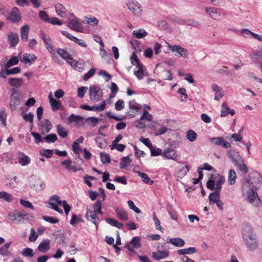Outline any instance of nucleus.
<instances>
[{"label": "nucleus", "mask_w": 262, "mask_h": 262, "mask_svg": "<svg viewBox=\"0 0 262 262\" xmlns=\"http://www.w3.org/2000/svg\"><path fill=\"white\" fill-rule=\"evenodd\" d=\"M106 102L103 100L100 105L91 106V111H103L106 106Z\"/></svg>", "instance_id": "obj_56"}, {"label": "nucleus", "mask_w": 262, "mask_h": 262, "mask_svg": "<svg viewBox=\"0 0 262 262\" xmlns=\"http://www.w3.org/2000/svg\"><path fill=\"white\" fill-rule=\"evenodd\" d=\"M242 238L246 247L254 250L258 247V241L255 233L251 226L244 225L242 230Z\"/></svg>", "instance_id": "obj_2"}, {"label": "nucleus", "mask_w": 262, "mask_h": 262, "mask_svg": "<svg viewBox=\"0 0 262 262\" xmlns=\"http://www.w3.org/2000/svg\"><path fill=\"white\" fill-rule=\"evenodd\" d=\"M141 247L140 237L139 236H135L129 243H127L125 247L130 252H135L133 249L134 248H139Z\"/></svg>", "instance_id": "obj_19"}, {"label": "nucleus", "mask_w": 262, "mask_h": 262, "mask_svg": "<svg viewBox=\"0 0 262 262\" xmlns=\"http://www.w3.org/2000/svg\"><path fill=\"white\" fill-rule=\"evenodd\" d=\"M147 35V32L144 29H138L133 32V35L137 38H143Z\"/></svg>", "instance_id": "obj_42"}, {"label": "nucleus", "mask_w": 262, "mask_h": 262, "mask_svg": "<svg viewBox=\"0 0 262 262\" xmlns=\"http://www.w3.org/2000/svg\"><path fill=\"white\" fill-rule=\"evenodd\" d=\"M11 244V242H9L5 244L1 248H0V255L3 256H7L9 255V252L8 251V249Z\"/></svg>", "instance_id": "obj_45"}, {"label": "nucleus", "mask_w": 262, "mask_h": 262, "mask_svg": "<svg viewBox=\"0 0 262 262\" xmlns=\"http://www.w3.org/2000/svg\"><path fill=\"white\" fill-rule=\"evenodd\" d=\"M152 116L147 111L144 110L142 116L140 117V120H146L151 121L152 120Z\"/></svg>", "instance_id": "obj_63"}, {"label": "nucleus", "mask_w": 262, "mask_h": 262, "mask_svg": "<svg viewBox=\"0 0 262 262\" xmlns=\"http://www.w3.org/2000/svg\"><path fill=\"white\" fill-rule=\"evenodd\" d=\"M166 241L168 243L171 244L175 247L180 248L183 247L185 244V241L179 237L169 238L167 239Z\"/></svg>", "instance_id": "obj_26"}, {"label": "nucleus", "mask_w": 262, "mask_h": 262, "mask_svg": "<svg viewBox=\"0 0 262 262\" xmlns=\"http://www.w3.org/2000/svg\"><path fill=\"white\" fill-rule=\"evenodd\" d=\"M106 222L112 226H114L119 229H122L123 227V224L121 223L118 222L116 220L113 219L106 218L105 219Z\"/></svg>", "instance_id": "obj_47"}, {"label": "nucleus", "mask_w": 262, "mask_h": 262, "mask_svg": "<svg viewBox=\"0 0 262 262\" xmlns=\"http://www.w3.org/2000/svg\"><path fill=\"white\" fill-rule=\"evenodd\" d=\"M243 127L238 130V133H234L230 135V144L239 146V144L237 143L242 141Z\"/></svg>", "instance_id": "obj_16"}, {"label": "nucleus", "mask_w": 262, "mask_h": 262, "mask_svg": "<svg viewBox=\"0 0 262 262\" xmlns=\"http://www.w3.org/2000/svg\"><path fill=\"white\" fill-rule=\"evenodd\" d=\"M49 99L53 110H58L60 109L62 106L61 103L59 100H57L53 98L52 93L51 92L49 96Z\"/></svg>", "instance_id": "obj_27"}, {"label": "nucleus", "mask_w": 262, "mask_h": 262, "mask_svg": "<svg viewBox=\"0 0 262 262\" xmlns=\"http://www.w3.org/2000/svg\"><path fill=\"white\" fill-rule=\"evenodd\" d=\"M208 140L213 145L221 146L225 148H228L229 144L223 137L209 138Z\"/></svg>", "instance_id": "obj_14"}, {"label": "nucleus", "mask_w": 262, "mask_h": 262, "mask_svg": "<svg viewBox=\"0 0 262 262\" xmlns=\"http://www.w3.org/2000/svg\"><path fill=\"white\" fill-rule=\"evenodd\" d=\"M18 91L15 89H12L10 96L9 106L11 111L15 110L16 107L19 105L20 98Z\"/></svg>", "instance_id": "obj_9"}, {"label": "nucleus", "mask_w": 262, "mask_h": 262, "mask_svg": "<svg viewBox=\"0 0 262 262\" xmlns=\"http://www.w3.org/2000/svg\"><path fill=\"white\" fill-rule=\"evenodd\" d=\"M13 197L12 195L6 191H0V200L5 201L7 203H10L12 202Z\"/></svg>", "instance_id": "obj_35"}, {"label": "nucleus", "mask_w": 262, "mask_h": 262, "mask_svg": "<svg viewBox=\"0 0 262 262\" xmlns=\"http://www.w3.org/2000/svg\"><path fill=\"white\" fill-rule=\"evenodd\" d=\"M63 203L59 196L57 195H52L48 200V207L60 213H62V209L59 206H61Z\"/></svg>", "instance_id": "obj_8"}, {"label": "nucleus", "mask_w": 262, "mask_h": 262, "mask_svg": "<svg viewBox=\"0 0 262 262\" xmlns=\"http://www.w3.org/2000/svg\"><path fill=\"white\" fill-rule=\"evenodd\" d=\"M137 173H138V176H140L142 178V181L145 183L149 184V185H151L154 183V181L151 180L145 173L138 171H137Z\"/></svg>", "instance_id": "obj_43"}, {"label": "nucleus", "mask_w": 262, "mask_h": 262, "mask_svg": "<svg viewBox=\"0 0 262 262\" xmlns=\"http://www.w3.org/2000/svg\"><path fill=\"white\" fill-rule=\"evenodd\" d=\"M152 217H153V220H154V223H155V227H156V229L163 232L164 230V229L161 226L160 222L159 220L158 219V217H157L155 212H154L152 213Z\"/></svg>", "instance_id": "obj_62"}, {"label": "nucleus", "mask_w": 262, "mask_h": 262, "mask_svg": "<svg viewBox=\"0 0 262 262\" xmlns=\"http://www.w3.org/2000/svg\"><path fill=\"white\" fill-rule=\"evenodd\" d=\"M229 114V110L228 107L227 103L224 102L222 105V108L221 111V117H225L227 116Z\"/></svg>", "instance_id": "obj_57"}, {"label": "nucleus", "mask_w": 262, "mask_h": 262, "mask_svg": "<svg viewBox=\"0 0 262 262\" xmlns=\"http://www.w3.org/2000/svg\"><path fill=\"white\" fill-rule=\"evenodd\" d=\"M8 40L11 47H15L19 42L18 34L13 32H9L7 34Z\"/></svg>", "instance_id": "obj_21"}, {"label": "nucleus", "mask_w": 262, "mask_h": 262, "mask_svg": "<svg viewBox=\"0 0 262 262\" xmlns=\"http://www.w3.org/2000/svg\"><path fill=\"white\" fill-rule=\"evenodd\" d=\"M29 32V26L25 25L20 28V37L23 41H27L28 40V35Z\"/></svg>", "instance_id": "obj_34"}, {"label": "nucleus", "mask_w": 262, "mask_h": 262, "mask_svg": "<svg viewBox=\"0 0 262 262\" xmlns=\"http://www.w3.org/2000/svg\"><path fill=\"white\" fill-rule=\"evenodd\" d=\"M115 211L118 217L121 220L125 221L127 220L128 214L125 210L122 208H117L116 209Z\"/></svg>", "instance_id": "obj_39"}, {"label": "nucleus", "mask_w": 262, "mask_h": 262, "mask_svg": "<svg viewBox=\"0 0 262 262\" xmlns=\"http://www.w3.org/2000/svg\"><path fill=\"white\" fill-rule=\"evenodd\" d=\"M101 161L102 163H110L111 162V159L108 154L106 152H102L100 153Z\"/></svg>", "instance_id": "obj_59"}, {"label": "nucleus", "mask_w": 262, "mask_h": 262, "mask_svg": "<svg viewBox=\"0 0 262 262\" xmlns=\"http://www.w3.org/2000/svg\"><path fill=\"white\" fill-rule=\"evenodd\" d=\"M196 248L194 247H188L187 248L180 249L177 250V254L183 256L187 255H192L196 253Z\"/></svg>", "instance_id": "obj_25"}, {"label": "nucleus", "mask_w": 262, "mask_h": 262, "mask_svg": "<svg viewBox=\"0 0 262 262\" xmlns=\"http://www.w3.org/2000/svg\"><path fill=\"white\" fill-rule=\"evenodd\" d=\"M189 171V166L186 165L185 167H180L177 171V177L180 178L184 177Z\"/></svg>", "instance_id": "obj_41"}, {"label": "nucleus", "mask_w": 262, "mask_h": 262, "mask_svg": "<svg viewBox=\"0 0 262 262\" xmlns=\"http://www.w3.org/2000/svg\"><path fill=\"white\" fill-rule=\"evenodd\" d=\"M129 108L130 110L135 111V113H137L140 110L141 105L133 100L129 102Z\"/></svg>", "instance_id": "obj_49"}, {"label": "nucleus", "mask_w": 262, "mask_h": 262, "mask_svg": "<svg viewBox=\"0 0 262 262\" xmlns=\"http://www.w3.org/2000/svg\"><path fill=\"white\" fill-rule=\"evenodd\" d=\"M85 217L88 220L95 224L96 229H98L99 219L97 216L96 212L87 209Z\"/></svg>", "instance_id": "obj_17"}, {"label": "nucleus", "mask_w": 262, "mask_h": 262, "mask_svg": "<svg viewBox=\"0 0 262 262\" xmlns=\"http://www.w3.org/2000/svg\"><path fill=\"white\" fill-rule=\"evenodd\" d=\"M131 160L129 157H124L121 159L120 163V168L121 169L124 168L130 165Z\"/></svg>", "instance_id": "obj_46"}, {"label": "nucleus", "mask_w": 262, "mask_h": 262, "mask_svg": "<svg viewBox=\"0 0 262 262\" xmlns=\"http://www.w3.org/2000/svg\"><path fill=\"white\" fill-rule=\"evenodd\" d=\"M9 84L14 88H19L23 83V79L18 78H10L8 81Z\"/></svg>", "instance_id": "obj_36"}, {"label": "nucleus", "mask_w": 262, "mask_h": 262, "mask_svg": "<svg viewBox=\"0 0 262 262\" xmlns=\"http://www.w3.org/2000/svg\"><path fill=\"white\" fill-rule=\"evenodd\" d=\"M126 5L128 10L136 16H140L143 13V8L140 4L136 0H128Z\"/></svg>", "instance_id": "obj_6"}, {"label": "nucleus", "mask_w": 262, "mask_h": 262, "mask_svg": "<svg viewBox=\"0 0 262 262\" xmlns=\"http://www.w3.org/2000/svg\"><path fill=\"white\" fill-rule=\"evenodd\" d=\"M56 130L61 138H64L67 136L68 132L67 129L61 124L57 125Z\"/></svg>", "instance_id": "obj_44"}, {"label": "nucleus", "mask_w": 262, "mask_h": 262, "mask_svg": "<svg viewBox=\"0 0 262 262\" xmlns=\"http://www.w3.org/2000/svg\"><path fill=\"white\" fill-rule=\"evenodd\" d=\"M68 120L69 123H74L76 126H80L84 124V118L81 116L72 114L69 117H68Z\"/></svg>", "instance_id": "obj_20"}, {"label": "nucleus", "mask_w": 262, "mask_h": 262, "mask_svg": "<svg viewBox=\"0 0 262 262\" xmlns=\"http://www.w3.org/2000/svg\"><path fill=\"white\" fill-rule=\"evenodd\" d=\"M57 53L64 60L69 59L71 56L70 54L65 50L62 49H58L57 50Z\"/></svg>", "instance_id": "obj_61"}, {"label": "nucleus", "mask_w": 262, "mask_h": 262, "mask_svg": "<svg viewBox=\"0 0 262 262\" xmlns=\"http://www.w3.org/2000/svg\"><path fill=\"white\" fill-rule=\"evenodd\" d=\"M89 95L92 101L97 102L101 100L103 92L99 86L93 85L90 87Z\"/></svg>", "instance_id": "obj_10"}, {"label": "nucleus", "mask_w": 262, "mask_h": 262, "mask_svg": "<svg viewBox=\"0 0 262 262\" xmlns=\"http://www.w3.org/2000/svg\"><path fill=\"white\" fill-rule=\"evenodd\" d=\"M40 36L43 40L46 46V48L49 52L51 54V55L54 56L55 53V49L51 42L50 37L43 31L40 32Z\"/></svg>", "instance_id": "obj_12"}, {"label": "nucleus", "mask_w": 262, "mask_h": 262, "mask_svg": "<svg viewBox=\"0 0 262 262\" xmlns=\"http://www.w3.org/2000/svg\"><path fill=\"white\" fill-rule=\"evenodd\" d=\"M84 24H90L92 26H97L99 23V20L95 16H86L83 20Z\"/></svg>", "instance_id": "obj_38"}, {"label": "nucleus", "mask_w": 262, "mask_h": 262, "mask_svg": "<svg viewBox=\"0 0 262 262\" xmlns=\"http://www.w3.org/2000/svg\"><path fill=\"white\" fill-rule=\"evenodd\" d=\"M167 47L177 57L187 58L189 56L188 51L180 45H171L167 43Z\"/></svg>", "instance_id": "obj_7"}, {"label": "nucleus", "mask_w": 262, "mask_h": 262, "mask_svg": "<svg viewBox=\"0 0 262 262\" xmlns=\"http://www.w3.org/2000/svg\"><path fill=\"white\" fill-rule=\"evenodd\" d=\"M52 127V125L48 119H44L42 121H40L39 130L42 134L50 132Z\"/></svg>", "instance_id": "obj_18"}, {"label": "nucleus", "mask_w": 262, "mask_h": 262, "mask_svg": "<svg viewBox=\"0 0 262 262\" xmlns=\"http://www.w3.org/2000/svg\"><path fill=\"white\" fill-rule=\"evenodd\" d=\"M130 60L133 64L136 65V68L134 70V74L139 80H141L144 76L147 75L146 68L143 65L140 63L135 53H134L132 55Z\"/></svg>", "instance_id": "obj_3"}, {"label": "nucleus", "mask_w": 262, "mask_h": 262, "mask_svg": "<svg viewBox=\"0 0 262 262\" xmlns=\"http://www.w3.org/2000/svg\"><path fill=\"white\" fill-rule=\"evenodd\" d=\"M220 190H215V191L210 193L209 196V200L210 204H213L217 201H219Z\"/></svg>", "instance_id": "obj_37"}, {"label": "nucleus", "mask_w": 262, "mask_h": 262, "mask_svg": "<svg viewBox=\"0 0 262 262\" xmlns=\"http://www.w3.org/2000/svg\"><path fill=\"white\" fill-rule=\"evenodd\" d=\"M21 254L24 257H32L34 256L33 250L30 248H26L24 249L21 252Z\"/></svg>", "instance_id": "obj_55"}, {"label": "nucleus", "mask_w": 262, "mask_h": 262, "mask_svg": "<svg viewBox=\"0 0 262 262\" xmlns=\"http://www.w3.org/2000/svg\"><path fill=\"white\" fill-rule=\"evenodd\" d=\"M211 89L215 93L214 100H219L223 96V93L221 89L216 84L213 83L211 85Z\"/></svg>", "instance_id": "obj_33"}, {"label": "nucleus", "mask_w": 262, "mask_h": 262, "mask_svg": "<svg viewBox=\"0 0 262 262\" xmlns=\"http://www.w3.org/2000/svg\"><path fill=\"white\" fill-rule=\"evenodd\" d=\"M6 111L5 109L3 108L0 111V121H1V124L3 125L4 126H6Z\"/></svg>", "instance_id": "obj_58"}, {"label": "nucleus", "mask_w": 262, "mask_h": 262, "mask_svg": "<svg viewBox=\"0 0 262 262\" xmlns=\"http://www.w3.org/2000/svg\"><path fill=\"white\" fill-rule=\"evenodd\" d=\"M218 176V179L217 180L215 179L213 180H209L207 183V187L210 189L213 190L214 188L215 190H220L221 189L222 184H223L225 182V179L223 177Z\"/></svg>", "instance_id": "obj_11"}, {"label": "nucleus", "mask_w": 262, "mask_h": 262, "mask_svg": "<svg viewBox=\"0 0 262 262\" xmlns=\"http://www.w3.org/2000/svg\"><path fill=\"white\" fill-rule=\"evenodd\" d=\"M47 143H54L57 140V137L55 134H49L43 138Z\"/></svg>", "instance_id": "obj_54"}, {"label": "nucleus", "mask_w": 262, "mask_h": 262, "mask_svg": "<svg viewBox=\"0 0 262 262\" xmlns=\"http://www.w3.org/2000/svg\"><path fill=\"white\" fill-rule=\"evenodd\" d=\"M205 12L211 17L216 19L220 14V9L211 7H206Z\"/></svg>", "instance_id": "obj_24"}, {"label": "nucleus", "mask_w": 262, "mask_h": 262, "mask_svg": "<svg viewBox=\"0 0 262 262\" xmlns=\"http://www.w3.org/2000/svg\"><path fill=\"white\" fill-rule=\"evenodd\" d=\"M152 256L156 260H160L167 257L169 255V252L167 251L158 250L153 252Z\"/></svg>", "instance_id": "obj_28"}, {"label": "nucleus", "mask_w": 262, "mask_h": 262, "mask_svg": "<svg viewBox=\"0 0 262 262\" xmlns=\"http://www.w3.org/2000/svg\"><path fill=\"white\" fill-rule=\"evenodd\" d=\"M8 19L12 22L16 23L19 22L21 16L18 8L16 7H13L10 11Z\"/></svg>", "instance_id": "obj_15"}, {"label": "nucleus", "mask_w": 262, "mask_h": 262, "mask_svg": "<svg viewBox=\"0 0 262 262\" xmlns=\"http://www.w3.org/2000/svg\"><path fill=\"white\" fill-rule=\"evenodd\" d=\"M1 66L2 69L0 71V77L2 78H6L10 75L8 69H6L5 68V62H2L1 63Z\"/></svg>", "instance_id": "obj_51"}, {"label": "nucleus", "mask_w": 262, "mask_h": 262, "mask_svg": "<svg viewBox=\"0 0 262 262\" xmlns=\"http://www.w3.org/2000/svg\"><path fill=\"white\" fill-rule=\"evenodd\" d=\"M18 184V181L16 176L7 179V185L12 188H15Z\"/></svg>", "instance_id": "obj_50"}, {"label": "nucleus", "mask_w": 262, "mask_h": 262, "mask_svg": "<svg viewBox=\"0 0 262 262\" xmlns=\"http://www.w3.org/2000/svg\"><path fill=\"white\" fill-rule=\"evenodd\" d=\"M50 241L49 239H43L38 245L37 249L38 250L43 253L47 252L50 249Z\"/></svg>", "instance_id": "obj_30"}, {"label": "nucleus", "mask_w": 262, "mask_h": 262, "mask_svg": "<svg viewBox=\"0 0 262 262\" xmlns=\"http://www.w3.org/2000/svg\"><path fill=\"white\" fill-rule=\"evenodd\" d=\"M21 52L18 53V57L12 56L6 63H5V68L6 69H9L13 66L16 65L19 62V57L21 58Z\"/></svg>", "instance_id": "obj_29"}, {"label": "nucleus", "mask_w": 262, "mask_h": 262, "mask_svg": "<svg viewBox=\"0 0 262 262\" xmlns=\"http://www.w3.org/2000/svg\"><path fill=\"white\" fill-rule=\"evenodd\" d=\"M18 162L22 166H25L30 163L31 159L23 152H20L18 155Z\"/></svg>", "instance_id": "obj_31"}, {"label": "nucleus", "mask_w": 262, "mask_h": 262, "mask_svg": "<svg viewBox=\"0 0 262 262\" xmlns=\"http://www.w3.org/2000/svg\"><path fill=\"white\" fill-rule=\"evenodd\" d=\"M73 150L75 154L77 155V157L80 163H82V160L80 158L79 155V152L80 151L81 149L80 146L77 142H74L72 145Z\"/></svg>", "instance_id": "obj_48"}, {"label": "nucleus", "mask_w": 262, "mask_h": 262, "mask_svg": "<svg viewBox=\"0 0 262 262\" xmlns=\"http://www.w3.org/2000/svg\"><path fill=\"white\" fill-rule=\"evenodd\" d=\"M85 121L88 124L93 127L95 126L98 123V119L94 117H90L86 118Z\"/></svg>", "instance_id": "obj_64"}, {"label": "nucleus", "mask_w": 262, "mask_h": 262, "mask_svg": "<svg viewBox=\"0 0 262 262\" xmlns=\"http://www.w3.org/2000/svg\"><path fill=\"white\" fill-rule=\"evenodd\" d=\"M250 57L253 60H262V50H254L250 54Z\"/></svg>", "instance_id": "obj_40"}, {"label": "nucleus", "mask_w": 262, "mask_h": 262, "mask_svg": "<svg viewBox=\"0 0 262 262\" xmlns=\"http://www.w3.org/2000/svg\"><path fill=\"white\" fill-rule=\"evenodd\" d=\"M261 184L262 176L257 171L251 172L247 177L244 178L241 181V189L243 198L255 207L260 206L262 204L257 192V190L260 187Z\"/></svg>", "instance_id": "obj_1"}, {"label": "nucleus", "mask_w": 262, "mask_h": 262, "mask_svg": "<svg viewBox=\"0 0 262 262\" xmlns=\"http://www.w3.org/2000/svg\"><path fill=\"white\" fill-rule=\"evenodd\" d=\"M186 137L190 142H193L196 139L197 134L194 131L189 130L186 133Z\"/></svg>", "instance_id": "obj_53"}, {"label": "nucleus", "mask_w": 262, "mask_h": 262, "mask_svg": "<svg viewBox=\"0 0 262 262\" xmlns=\"http://www.w3.org/2000/svg\"><path fill=\"white\" fill-rule=\"evenodd\" d=\"M67 26L71 30L79 33L83 32L84 30L79 19L73 13L70 14Z\"/></svg>", "instance_id": "obj_5"}, {"label": "nucleus", "mask_w": 262, "mask_h": 262, "mask_svg": "<svg viewBox=\"0 0 262 262\" xmlns=\"http://www.w3.org/2000/svg\"><path fill=\"white\" fill-rule=\"evenodd\" d=\"M162 156L166 159L174 161H177L178 157L176 152L171 148H167L164 150L163 152Z\"/></svg>", "instance_id": "obj_22"}, {"label": "nucleus", "mask_w": 262, "mask_h": 262, "mask_svg": "<svg viewBox=\"0 0 262 262\" xmlns=\"http://www.w3.org/2000/svg\"><path fill=\"white\" fill-rule=\"evenodd\" d=\"M97 145L101 148H104L107 145L105 140L101 137H97L95 139Z\"/></svg>", "instance_id": "obj_52"}, {"label": "nucleus", "mask_w": 262, "mask_h": 262, "mask_svg": "<svg viewBox=\"0 0 262 262\" xmlns=\"http://www.w3.org/2000/svg\"><path fill=\"white\" fill-rule=\"evenodd\" d=\"M54 8L58 16L62 18L67 16V9L62 4L58 3L55 5Z\"/></svg>", "instance_id": "obj_23"}, {"label": "nucleus", "mask_w": 262, "mask_h": 262, "mask_svg": "<svg viewBox=\"0 0 262 262\" xmlns=\"http://www.w3.org/2000/svg\"><path fill=\"white\" fill-rule=\"evenodd\" d=\"M230 158L233 164L244 173L248 172V168L244 163V161L238 152L230 151Z\"/></svg>", "instance_id": "obj_4"}, {"label": "nucleus", "mask_w": 262, "mask_h": 262, "mask_svg": "<svg viewBox=\"0 0 262 262\" xmlns=\"http://www.w3.org/2000/svg\"><path fill=\"white\" fill-rule=\"evenodd\" d=\"M37 59V56L33 54L25 53L23 55L21 62L25 63H31Z\"/></svg>", "instance_id": "obj_32"}, {"label": "nucleus", "mask_w": 262, "mask_h": 262, "mask_svg": "<svg viewBox=\"0 0 262 262\" xmlns=\"http://www.w3.org/2000/svg\"><path fill=\"white\" fill-rule=\"evenodd\" d=\"M27 214L23 213L16 211H10L8 214V217L12 222H17L21 223L23 222Z\"/></svg>", "instance_id": "obj_13"}, {"label": "nucleus", "mask_w": 262, "mask_h": 262, "mask_svg": "<svg viewBox=\"0 0 262 262\" xmlns=\"http://www.w3.org/2000/svg\"><path fill=\"white\" fill-rule=\"evenodd\" d=\"M48 23L52 25L61 26L63 24V21L57 17H53L50 18Z\"/></svg>", "instance_id": "obj_60"}]
</instances>
